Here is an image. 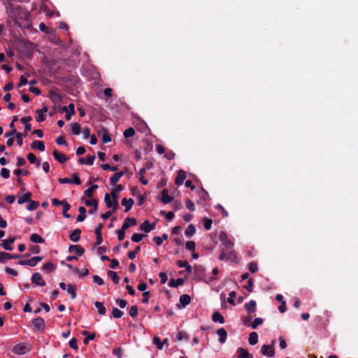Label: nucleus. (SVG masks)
<instances>
[{
	"label": "nucleus",
	"instance_id": "f257e3e1",
	"mask_svg": "<svg viewBox=\"0 0 358 358\" xmlns=\"http://www.w3.org/2000/svg\"><path fill=\"white\" fill-rule=\"evenodd\" d=\"M219 239L224 246L225 249L229 251V255H234V243L228 238L227 234L222 231L219 235Z\"/></svg>",
	"mask_w": 358,
	"mask_h": 358
},
{
	"label": "nucleus",
	"instance_id": "f03ea898",
	"mask_svg": "<svg viewBox=\"0 0 358 358\" xmlns=\"http://www.w3.org/2000/svg\"><path fill=\"white\" fill-rule=\"evenodd\" d=\"M31 327L34 331L42 332L45 329V321L42 317H38L31 321Z\"/></svg>",
	"mask_w": 358,
	"mask_h": 358
},
{
	"label": "nucleus",
	"instance_id": "7ed1b4c3",
	"mask_svg": "<svg viewBox=\"0 0 358 358\" xmlns=\"http://www.w3.org/2000/svg\"><path fill=\"white\" fill-rule=\"evenodd\" d=\"M194 279L198 281L204 280L205 268L201 265H195L194 266Z\"/></svg>",
	"mask_w": 358,
	"mask_h": 358
},
{
	"label": "nucleus",
	"instance_id": "20e7f679",
	"mask_svg": "<svg viewBox=\"0 0 358 358\" xmlns=\"http://www.w3.org/2000/svg\"><path fill=\"white\" fill-rule=\"evenodd\" d=\"M275 341H272V343L271 345H264L261 348V352L263 355L267 356L269 357H273L275 355V348H273V345L275 344Z\"/></svg>",
	"mask_w": 358,
	"mask_h": 358
},
{
	"label": "nucleus",
	"instance_id": "39448f33",
	"mask_svg": "<svg viewBox=\"0 0 358 358\" xmlns=\"http://www.w3.org/2000/svg\"><path fill=\"white\" fill-rule=\"evenodd\" d=\"M31 282L37 286L44 287L45 281L43 279L42 275L39 273H34L31 276Z\"/></svg>",
	"mask_w": 358,
	"mask_h": 358
},
{
	"label": "nucleus",
	"instance_id": "423d86ee",
	"mask_svg": "<svg viewBox=\"0 0 358 358\" xmlns=\"http://www.w3.org/2000/svg\"><path fill=\"white\" fill-rule=\"evenodd\" d=\"M15 237H9L6 240H3L2 243L0 244V247L3 248L6 250H12L13 248L12 244L15 242Z\"/></svg>",
	"mask_w": 358,
	"mask_h": 358
},
{
	"label": "nucleus",
	"instance_id": "0eeeda50",
	"mask_svg": "<svg viewBox=\"0 0 358 358\" xmlns=\"http://www.w3.org/2000/svg\"><path fill=\"white\" fill-rule=\"evenodd\" d=\"M48 110V108L46 106H43V107L40 110H36V113L37 116L36 117V120L38 122L44 121L45 120V114Z\"/></svg>",
	"mask_w": 358,
	"mask_h": 358
},
{
	"label": "nucleus",
	"instance_id": "6e6552de",
	"mask_svg": "<svg viewBox=\"0 0 358 358\" xmlns=\"http://www.w3.org/2000/svg\"><path fill=\"white\" fill-rule=\"evenodd\" d=\"M13 351L16 355H24L28 351V349L24 344L18 343L14 346Z\"/></svg>",
	"mask_w": 358,
	"mask_h": 358
},
{
	"label": "nucleus",
	"instance_id": "1a4fd4ad",
	"mask_svg": "<svg viewBox=\"0 0 358 358\" xmlns=\"http://www.w3.org/2000/svg\"><path fill=\"white\" fill-rule=\"evenodd\" d=\"M99 136H101L103 143H107L111 141L110 134L107 129L103 128L99 132Z\"/></svg>",
	"mask_w": 358,
	"mask_h": 358
},
{
	"label": "nucleus",
	"instance_id": "9d476101",
	"mask_svg": "<svg viewBox=\"0 0 358 358\" xmlns=\"http://www.w3.org/2000/svg\"><path fill=\"white\" fill-rule=\"evenodd\" d=\"M137 224V220L134 217H127L123 224L122 225V228L124 230H127L128 228H129L131 226H135Z\"/></svg>",
	"mask_w": 358,
	"mask_h": 358
},
{
	"label": "nucleus",
	"instance_id": "9b49d317",
	"mask_svg": "<svg viewBox=\"0 0 358 358\" xmlns=\"http://www.w3.org/2000/svg\"><path fill=\"white\" fill-rule=\"evenodd\" d=\"M52 155L61 164H64L68 160L67 157L64 154H61L57 150H53Z\"/></svg>",
	"mask_w": 358,
	"mask_h": 358
},
{
	"label": "nucleus",
	"instance_id": "f8f14e48",
	"mask_svg": "<svg viewBox=\"0 0 358 358\" xmlns=\"http://www.w3.org/2000/svg\"><path fill=\"white\" fill-rule=\"evenodd\" d=\"M185 178L186 172L183 170H179L177 173V176L175 179V183L178 186L182 185Z\"/></svg>",
	"mask_w": 358,
	"mask_h": 358
},
{
	"label": "nucleus",
	"instance_id": "ddd939ff",
	"mask_svg": "<svg viewBox=\"0 0 358 358\" xmlns=\"http://www.w3.org/2000/svg\"><path fill=\"white\" fill-rule=\"evenodd\" d=\"M69 251L70 252H76L78 256H82L85 252L84 248L79 245H71Z\"/></svg>",
	"mask_w": 358,
	"mask_h": 358
},
{
	"label": "nucleus",
	"instance_id": "4468645a",
	"mask_svg": "<svg viewBox=\"0 0 358 358\" xmlns=\"http://www.w3.org/2000/svg\"><path fill=\"white\" fill-rule=\"evenodd\" d=\"M173 198L169 195L168 189H164L162 192V202L164 204H167L171 203L173 201Z\"/></svg>",
	"mask_w": 358,
	"mask_h": 358
},
{
	"label": "nucleus",
	"instance_id": "2eb2a0df",
	"mask_svg": "<svg viewBox=\"0 0 358 358\" xmlns=\"http://www.w3.org/2000/svg\"><path fill=\"white\" fill-rule=\"evenodd\" d=\"M256 305L257 303L255 300H250L248 303L245 304V308L249 315H252V313H255Z\"/></svg>",
	"mask_w": 358,
	"mask_h": 358
},
{
	"label": "nucleus",
	"instance_id": "dca6fc26",
	"mask_svg": "<svg viewBox=\"0 0 358 358\" xmlns=\"http://www.w3.org/2000/svg\"><path fill=\"white\" fill-rule=\"evenodd\" d=\"M121 203H122V205L125 207L124 211L127 213L131 209V208L134 203V201L131 198L129 199H127V198H124V199H122Z\"/></svg>",
	"mask_w": 358,
	"mask_h": 358
},
{
	"label": "nucleus",
	"instance_id": "f3484780",
	"mask_svg": "<svg viewBox=\"0 0 358 358\" xmlns=\"http://www.w3.org/2000/svg\"><path fill=\"white\" fill-rule=\"evenodd\" d=\"M81 230L79 229H74L69 235V238L73 242H78L80 238Z\"/></svg>",
	"mask_w": 358,
	"mask_h": 358
},
{
	"label": "nucleus",
	"instance_id": "a211bd4d",
	"mask_svg": "<svg viewBox=\"0 0 358 358\" xmlns=\"http://www.w3.org/2000/svg\"><path fill=\"white\" fill-rule=\"evenodd\" d=\"M217 334L219 336V342L220 343H224L227 341V332L224 328H220L217 331Z\"/></svg>",
	"mask_w": 358,
	"mask_h": 358
},
{
	"label": "nucleus",
	"instance_id": "6ab92c4d",
	"mask_svg": "<svg viewBox=\"0 0 358 358\" xmlns=\"http://www.w3.org/2000/svg\"><path fill=\"white\" fill-rule=\"evenodd\" d=\"M31 149H38L43 152L45 150V144L42 141H34L31 144Z\"/></svg>",
	"mask_w": 358,
	"mask_h": 358
},
{
	"label": "nucleus",
	"instance_id": "aec40b11",
	"mask_svg": "<svg viewBox=\"0 0 358 358\" xmlns=\"http://www.w3.org/2000/svg\"><path fill=\"white\" fill-rule=\"evenodd\" d=\"M239 358H253V355L248 352L246 349L238 348L237 350Z\"/></svg>",
	"mask_w": 358,
	"mask_h": 358
},
{
	"label": "nucleus",
	"instance_id": "412c9836",
	"mask_svg": "<svg viewBox=\"0 0 358 358\" xmlns=\"http://www.w3.org/2000/svg\"><path fill=\"white\" fill-rule=\"evenodd\" d=\"M95 158L94 155L87 156V159L80 157L78 162L81 164H88L91 166L94 164Z\"/></svg>",
	"mask_w": 358,
	"mask_h": 358
},
{
	"label": "nucleus",
	"instance_id": "4be33fe9",
	"mask_svg": "<svg viewBox=\"0 0 358 358\" xmlns=\"http://www.w3.org/2000/svg\"><path fill=\"white\" fill-rule=\"evenodd\" d=\"M190 302L191 298L189 295L184 294L180 296V303H181L182 308H185L190 303Z\"/></svg>",
	"mask_w": 358,
	"mask_h": 358
},
{
	"label": "nucleus",
	"instance_id": "5701e85b",
	"mask_svg": "<svg viewBox=\"0 0 358 358\" xmlns=\"http://www.w3.org/2000/svg\"><path fill=\"white\" fill-rule=\"evenodd\" d=\"M184 282V279L181 278L177 279L172 278L169 282V286L171 287H178L180 285H182Z\"/></svg>",
	"mask_w": 358,
	"mask_h": 358
},
{
	"label": "nucleus",
	"instance_id": "b1692460",
	"mask_svg": "<svg viewBox=\"0 0 358 358\" xmlns=\"http://www.w3.org/2000/svg\"><path fill=\"white\" fill-rule=\"evenodd\" d=\"M124 175V171H120L118 173H116L114 174L112 177L110 178V182L111 185H115L120 179L121 177H122Z\"/></svg>",
	"mask_w": 358,
	"mask_h": 358
},
{
	"label": "nucleus",
	"instance_id": "393cba45",
	"mask_svg": "<svg viewBox=\"0 0 358 358\" xmlns=\"http://www.w3.org/2000/svg\"><path fill=\"white\" fill-rule=\"evenodd\" d=\"M212 320L214 322H219L220 324L224 323V317L218 311H215L213 313L212 315Z\"/></svg>",
	"mask_w": 358,
	"mask_h": 358
},
{
	"label": "nucleus",
	"instance_id": "a878e982",
	"mask_svg": "<svg viewBox=\"0 0 358 358\" xmlns=\"http://www.w3.org/2000/svg\"><path fill=\"white\" fill-rule=\"evenodd\" d=\"M27 158L30 164H36V167H38L41 165V161L36 158L34 153H29Z\"/></svg>",
	"mask_w": 358,
	"mask_h": 358
},
{
	"label": "nucleus",
	"instance_id": "bb28decb",
	"mask_svg": "<svg viewBox=\"0 0 358 358\" xmlns=\"http://www.w3.org/2000/svg\"><path fill=\"white\" fill-rule=\"evenodd\" d=\"M248 342L251 345H255L258 343V334L255 331H252L249 334Z\"/></svg>",
	"mask_w": 358,
	"mask_h": 358
},
{
	"label": "nucleus",
	"instance_id": "cd10ccee",
	"mask_svg": "<svg viewBox=\"0 0 358 358\" xmlns=\"http://www.w3.org/2000/svg\"><path fill=\"white\" fill-rule=\"evenodd\" d=\"M30 241L35 243H43L45 239L38 234H32L30 236Z\"/></svg>",
	"mask_w": 358,
	"mask_h": 358
},
{
	"label": "nucleus",
	"instance_id": "c85d7f7f",
	"mask_svg": "<svg viewBox=\"0 0 358 358\" xmlns=\"http://www.w3.org/2000/svg\"><path fill=\"white\" fill-rule=\"evenodd\" d=\"M82 334L86 336V337L83 339V343L87 345L88 344L90 340H94L95 338V333L90 334L87 331H83Z\"/></svg>",
	"mask_w": 358,
	"mask_h": 358
},
{
	"label": "nucleus",
	"instance_id": "c756f323",
	"mask_svg": "<svg viewBox=\"0 0 358 358\" xmlns=\"http://www.w3.org/2000/svg\"><path fill=\"white\" fill-rule=\"evenodd\" d=\"M78 211H79L80 214L77 217V221L83 222L86 218V215H85L86 209L83 206H80L78 208Z\"/></svg>",
	"mask_w": 358,
	"mask_h": 358
},
{
	"label": "nucleus",
	"instance_id": "7c9ffc66",
	"mask_svg": "<svg viewBox=\"0 0 358 358\" xmlns=\"http://www.w3.org/2000/svg\"><path fill=\"white\" fill-rule=\"evenodd\" d=\"M32 120V117L31 116H27V117H23L21 118L20 120V122L22 123H24L25 125H24V129L26 131H30L31 129V126L29 123H28V122L31 121Z\"/></svg>",
	"mask_w": 358,
	"mask_h": 358
},
{
	"label": "nucleus",
	"instance_id": "2f4dec72",
	"mask_svg": "<svg viewBox=\"0 0 358 358\" xmlns=\"http://www.w3.org/2000/svg\"><path fill=\"white\" fill-rule=\"evenodd\" d=\"M56 268L55 265L52 262H48L43 266V269L46 273H49Z\"/></svg>",
	"mask_w": 358,
	"mask_h": 358
},
{
	"label": "nucleus",
	"instance_id": "473e14b6",
	"mask_svg": "<svg viewBox=\"0 0 358 358\" xmlns=\"http://www.w3.org/2000/svg\"><path fill=\"white\" fill-rule=\"evenodd\" d=\"M31 196V193L29 192H27L22 196H21L18 199L17 203L21 205L25 202L29 201L30 200Z\"/></svg>",
	"mask_w": 358,
	"mask_h": 358
},
{
	"label": "nucleus",
	"instance_id": "72a5a7b5",
	"mask_svg": "<svg viewBox=\"0 0 358 358\" xmlns=\"http://www.w3.org/2000/svg\"><path fill=\"white\" fill-rule=\"evenodd\" d=\"M140 230L143 231L145 233H149L152 231V227H150V222L148 220H145L140 225Z\"/></svg>",
	"mask_w": 358,
	"mask_h": 358
},
{
	"label": "nucleus",
	"instance_id": "f704fd0d",
	"mask_svg": "<svg viewBox=\"0 0 358 358\" xmlns=\"http://www.w3.org/2000/svg\"><path fill=\"white\" fill-rule=\"evenodd\" d=\"M98 188L97 185H92L88 189H85L84 192V194L90 198L92 197L94 192Z\"/></svg>",
	"mask_w": 358,
	"mask_h": 358
},
{
	"label": "nucleus",
	"instance_id": "c9c22d12",
	"mask_svg": "<svg viewBox=\"0 0 358 358\" xmlns=\"http://www.w3.org/2000/svg\"><path fill=\"white\" fill-rule=\"evenodd\" d=\"M94 306L97 308L98 312L100 315H103L106 313V309L103 306V303L99 301L94 302Z\"/></svg>",
	"mask_w": 358,
	"mask_h": 358
},
{
	"label": "nucleus",
	"instance_id": "e433bc0d",
	"mask_svg": "<svg viewBox=\"0 0 358 358\" xmlns=\"http://www.w3.org/2000/svg\"><path fill=\"white\" fill-rule=\"evenodd\" d=\"M27 131H24L23 133L17 132V143L18 145L21 146L23 144V137H26L27 136Z\"/></svg>",
	"mask_w": 358,
	"mask_h": 358
},
{
	"label": "nucleus",
	"instance_id": "4c0bfd02",
	"mask_svg": "<svg viewBox=\"0 0 358 358\" xmlns=\"http://www.w3.org/2000/svg\"><path fill=\"white\" fill-rule=\"evenodd\" d=\"M196 232V227L194 224H190L187 227V230L185 231V234L186 236L191 237Z\"/></svg>",
	"mask_w": 358,
	"mask_h": 358
},
{
	"label": "nucleus",
	"instance_id": "58836bf2",
	"mask_svg": "<svg viewBox=\"0 0 358 358\" xmlns=\"http://www.w3.org/2000/svg\"><path fill=\"white\" fill-rule=\"evenodd\" d=\"M71 131L74 135H79L80 133V125L77 122L71 124Z\"/></svg>",
	"mask_w": 358,
	"mask_h": 358
},
{
	"label": "nucleus",
	"instance_id": "ea45409f",
	"mask_svg": "<svg viewBox=\"0 0 358 358\" xmlns=\"http://www.w3.org/2000/svg\"><path fill=\"white\" fill-rule=\"evenodd\" d=\"M110 194L113 199L112 208L113 209V211L115 212L117 210V209L118 208V206H119V203H118V201H117L118 195L115 194L114 192H110Z\"/></svg>",
	"mask_w": 358,
	"mask_h": 358
},
{
	"label": "nucleus",
	"instance_id": "a19ab883",
	"mask_svg": "<svg viewBox=\"0 0 358 358\" xmlns=\"http://www.w3.org/2000/svg\"><path fill=\"white\" fill-rule=\"evenodd\" d=\"M108 275L111 278L112 280L115 285H117L120 281V277L117 275V273L113 271H109L108 272Z\"/></svg>",
	"mask_w": 358,
	"mask_h": 358
},
{
	"label": "nucleus",
	"instance_id": "79ce46f5",
	"mask_svg": "<svg viewBox=\"0 0 358 358\" xmlns=\"http://www.w3.org/2000/svg\"><path fill=\"white\" fill-rule=\"evenodd\" d=\"M67 292L71 295V297L72 299H76V288L73 285H71V284L68 285Z\"/></svg>",
	"mask_w": 358,
	"mask_h": 358
},
{
	"label": "nucleus",
	"instance_id": "37998d69",
	"mask_svg": "<svg viewBox=\"0 0 358 358\" xmlns=\"http://www.w3.org/2000/svg\"><path fill=\"white\" fill-rule=\"evenodd\" d=\"M141 250V247L138 245V246H136V248L134 249V250H132V251H129L128 252V257L130 259H134L136 258V255L140 252Z\"/></svg>",
	"mask_w": 358,
	"mask_h": 358
},
{
	"label": "nucleus",
	"instance_id": "c03bdc74",
	"mask_svg": "<svg viewBox=\"0 0 358 358\" xmlns=\"http://www.w3.org/2000/svg\"><path fill=\"white\" fill-rule=\"evenodd\" d=\"M145 235L144 234H134L132 236H131V241L134 243H138L140 242L143 238V237H145Z\"/></svg>",
	"mask_w": 358,
	"mask_h": 358
},
{
	"label": "nucleus",
	"instance_id": "a18cd8bd",
	"mask_svg": "<svg viewBox=\"0 0 358 358\" xmlns=\"http://www.w3.org/2000/svg\"><path fill=\"white\" fill-rule=\"evenodd\" d=\"M29 203L27 206V209L28 210H36L38 207L39 203L38 201L29 200Z\"/></svg>",
	"mask_w": 358,
	"mask_h": 358
},
{
	"label": "nucleus",
	"instance_id": "49530a36",
	"mask_svg": "<svg viewBox=\"0 0 358 358\" xmlns=\"http://www.w3.org/2000/svg\"><path fill=\"white\" fill-rule=\"evenodd\" d=\"M112 315L114 318H120L123 315V312L117 308H113L112 310Z\"/></svg>",
	"mask_w": 358,
	"mask_h": 358
},
{
	"label": "nucleus",
	"instance_id": "de8ad7c7",
	"mask_svg": "<svg viewBox=\"0 0 358 358\" xmlns=\"http://www.w3.org/2000/svg\"><path fill=\"white\" fill-rule=\"evenodd\" d=\"M153 343L157 345L158 350H162L164 347V343H162L160 338L158 336L153 338Z\"/></svg>",
	"mask_w": 358,
	"mask_h": 358
},
{
	"label": "nucleus",
	"instance_id": "09e8293b",
	"mask_svg": "<svg viewBox=\"0 0 358 358\" xmlns=\"http://www.w3.org/2000/svg\"><path fill=\"white\" fill-rule=\"evenodd\" d=\"M135 134V130L133 127H129L124 130V136L125 138H130L133 136Z\"/></svg>",
	"mask_w": 358,
	"mask_h": 358
},
{
	"label": "nucleus",
	"instance_id": "8fccbe9b",
	"mask_svg": "<svg viewBox=\"0 0 358 358\" xmlns=\"http://www.w3.org/2000/svg\"><path fill=\"white\" fill-rule=\"evenodd\" d=\"M129 314L133 318L136 317L138 316V314L137 306H132L130 308V309H129Z\"/></svg>",
	"mask_w": 358,
	"mask_h": 358
},
{
	"label": "nucleus",
	"instance_id": "3c124183",
	"mask_svg": "<svg viewBox=\"0 0 358 358\" xmlns=\"http://www.w3.org/2000/svg\"><path fill=\"white\" fill-rule=\"evenodd\" d=\"M213 221L211 219L208 217L203 218V226L206 230H210L212 227Z\"/></svg>",
	"mask_w": 358,
	"mask_h": 358
},
{
	"label": "nucleus",
	"instance_id": "603ef678",
	"mask_svg": "<svg viewBox=\"0 0 358 358\" xmlns=\"http://www.w3.org/2000/svg\"><path fill=\"white\" fill-rule=\"evenodd\" d=\"M229 297H228V299H227V302L231 306H235L236 303H235L234 298L236 295V292L234 291H231L229 292Z\"/></svg>",
	"mask_w": 358,
	"mask_h": 358
},
{
	"label": "nucleus",
	"instance_id": "864d4df0",
	"mask_svg": "<svg viewBox=\"0 0 358 358\" xmlns=\"http://www.w3.org/2000/svg\"><path fill=\"white\" fill-rule=\"evenodd\" d=\"M263 323V319L260 317L255 318L250 324L252 329H256L259 325Z\"/></svg>",
	"mask_w": 358,
	"mask_h": 358
},
{
	"label": "nucleus",
	"instance_id": "5fc2aeb1",
	"mask_svg": "<svg viewBox=\"0 0 358 358\" xmlns=\"http://www.w3.org/2000/svg\"><path fill=\"white\" fill-rule=\"evenodd\" d=\"M160 215H164L166 216V219L168 221H171L174 217V213L172 211H169L168 213H166L164 210L160 211Z\"/></svg>",
	"mask_w": 358,
	"mask_h": 358
},
{
	"label": "nucleus",
	"instance_id": "6e6d98bb",
	"mask_svg": "<svg viewBox=\"0 0 358 358\" xmlns=\"http://www.w3.org/2000/svg\"><path fill=\"white\" fill-rule=\"evenodd\" d=\"M14 173L15 175H17V176H20V175H23V176H29L30 174V172L28 171L27 170H25V169H15L14 171Z\"/></svg>",
	"mask_w": 358,
	"mask_h": 358
},
{
	"label": "nucleus",
	"instance_id": "4d7b16f0",
	"mask_svg": "<svg viewBox=\"0 0 358 358\" xmlns=\"http://www.w3.org/2000/svg\"><path fill=\"white\" fill-rule=\"evenodd\" d=\"M110 196L109 194L106 193L104 196V201L108 208H112L113 206V201L110 199Z\"/></svg>",
	"mask_w": 358,
	"mask_h": 358
},
{
	"label": "nucleus",
	"instance_id": "13d9d810",
	"mask_svg": "<svg viewBox=\"0 0 358 358\" xmlns=\"http://www.w3.org/2000/svg\"><path fill=\"white\" fill-rule=\"evenodd\" d=\"M248 268L251 273H255L258 270V265L255 262H252L249 264Z\"/></svg>",
	"mask_w": 358,
	"mask_h": 358
},
{
	"label": "nucleus",
	"instance_id": "bf43d9fd",
	"mask_svg": "<svg viewBox=\"0 0 358 358\" xmlns=\"http://www.w3.org/2000/svg\"><path fill=\"white\" fill-rule=\"evenodd\" d=\"M186 249L189 251H194L196 247V244L193 241H189L185 244Z\"/></svg>",
	"mask_w": 358,
	"mask_h": 358
},
{
	"label": "nucleus",
	"instance_id": "052dcab7",
	"mask_svg": "<svg viewBox=\"0 0 358 358\" xmlns=\"http://www.w3.org/2000/svg\"><path fill=\"white\" fill-rule=\"evenodd\" d=\"M29 250L32 254H38L41 252L40 247L35 245H29Z\"/></svg>",
	"mask_w": 358,
	"mask_h": 358
},
{
	"label": "nucleus",
	"instance_id": "680f3d73",
	"mask_svg": "<svg viewBox=\"0 0 358 358\" xmlns=\"http://www.w3.org/2000/svg\"><path fill=\"white\" fill-rule=\"evenodd\" d=\"M253 279L249 278L248 280V284L244 286V288L247 289L248 292H252V287H253Z\"/></svg>",
	"mask_w": 358,
	"mask_h": 358
},
{
	"label": "nucleus",
	"instance_id": "e2e57ef3",
	"mask_svg": "<svg viewBox=\"0 0 358 358\" xmlns=\"http://www.w3.org/2000/svg\"><path fill=\"white\" fill-rule=\"evenodd\" d=\"M17 264L20 265H22V266L28 265L30 266H34L31 258L29 259H27V260H19Z\"/></svg>",
	"mask_w": 358,
	"mask_h": 358
},
{
	"label": "nucleus",
	"instance_id": "0e129e2a",
	"mask_svg": "<svg viewBox=\"0 0 358 358\" xmlns=\"http://www.w3.org/2000/svg\"><path fill=\"white\" fill-rule=\"evenodd\" d=\"M0 174L2 178H8L10 177V171L6 168H2Z\"/></svg>",
	"mask_w": 358,
	"mask_h": 358
},
{
	"label": "nucleus",
	"instance_id": "69168bd1",
	"mask_svg": "<svg viewBox=\"0 0 358 358\" xmlns=\"http://www.w3.org/2000/svg\"><path fill=\"white\" fill-rule=\"evenodd\" d=\"M231 256L232 255H227L223 250L222 251L220 257H219V259L220 261H226V260H228V259H231Z\"/></svg>",
	"mask_w": 358,
	"mask_h": 358
},
{
	"label": "nucleus",
	"instance_id": "338daca9",
	"mask_svg": "<svg viewBox=\"0 0 358 358\" xmlns=\"http://www.w3.org/2000/svg\"><path fill=\"white\" fill-rule=\"evenodd\" d=\"M125 231L124 229H123L122 227L120 229H119L117 231V238L119 241H123L124 237H125Z\"/></svg>",
	"mask_w": 358,
	"mask_h": 358
},
{
	"label": "nucleus",
	"instance_id": "774afa93",
	"mask_svg": "<svg viewBox=\"0 0 358 358\" xmlns=\"http://www.w3.org/2000/svg\"><path fill=\"white\" fill-rule=\"evenodd\" d=\"M115 302L121 308H124L127 304L126 300L121 299H116Z\"/></svg>",
	"mask_w": 358,
	"mask_h": 358
}]
</instances>
